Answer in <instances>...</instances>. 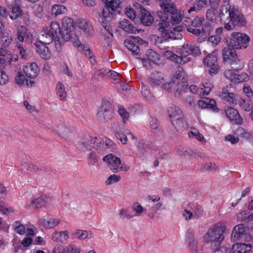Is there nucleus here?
Masks as SVG:
<instances>
[{
    "label": "nucleus",
    "instance_id": "nucleus-55",
    "mask_svg": "<svg viewBox=\"0 0 253 253\" xmlns=\"http://www.w3.org/2000/svg\"><path fill=\"white\" fill-rule=\"evenodd\" d=\"M131 209L135 212V216H139L145 211L142 206L138 203L135 202L132 206Z\"/></svg>",
    "mask_w": 253,
    "mask_h": 253
},
{
    "label": "nucleus",
    "instance_id": "nucleus-48",
    "mask_svg": "<svg viewBox=\"0 0 253 253\" xmlns=\"http://www.w3.org/2000/svg\"><path fill=\"white\" fill-rule=\"evenodd\" d=\"M98 138H99L101 140V142L98 143V150L100 151H101L103 150H105L106 149L109 148V146H111L112 144V142L109 140L107 138H100L98 137Z\"/></svg>",
    "mask_w": 253,
    "mask_h": 253
},
{
    "label": "nucleus",
    "instance_id": "nucleus-6",
    "mask_svg": "<svg viewBox=\"0 0 253 253\" xmlns=\"http://www.w3.org/2000/svg\"><path fill=\"white\" fill-rule=\"evenodd\" d=\"M112 117L113 110L111 103L106 100H103L96 114L98 121L104 123L111 120Z\"/></svg>",
    "mask_w": 253,
    "mask_h": 253
},
{
    "label": "nucleus",
    "instance_id": "nucleus-56",
    "mask_svg": "<svg viewBox=\"0 0 253 253\" xmlns=\"http://www.w3.org/2000/svg\"><path fill=\"white\" fill-rule=\"evenodd\" d=\"M108 69L104 68L97 70L94 74V78L97 80L102 79L105 76L108 75Z\"/></svg>",
    "mask_w": 253,
    "mask_h": 253
},
{
    "label": "nucleus",
    "instance_id": "nucleus-50",
    "mask_svg": "<svg viewBox=\"0 0 253 253\" xmlns=\"http://www.w3.org/2000/svg\"><path fill=\"white\" fill-rule=\"evenodd\" d=\"M12 227L14 230L19 234L23 235L25 233V226L19 221H15L12 225Z\"/></svg>",
    "mask_w": 253,
    "mask_h": 253
},
{
    "label": "nucleus",
    "instance_id": "nucleus-7",
    "mask_svg": "<svg viewBox=\"0 0 253 253\" xmlns=\"http://www.w3.org/2000/svg\"><path fill=\"white\" fill-rule=\"evenodd\" d=\"M157 15L159 18L154 21V26L156 29L161 33V35L163 33L167 34V33H173L172 31H169V16H166L163 14L162 11H158Z\"/></svg>",
    "mask_w": 253,
    "mask_h": 253
},
{
    "label": "nucleus",
    "instance_id": "nucleus-32",
    "mask_svg": "<svg viewBox=\"0 0 253 253\" xmlns=\"http://www.w3.org/2000/svg\"><path fill=\"white\" fill-rule=\"evenodd\" d=\"M164 55L167 59L171 60L173 62L179 64H185V59H183L181 58V57H180L179 56H178L177 55L174 54L170 50H168L166 51L164 53Z\"/></svg>",
    "mask_w": 253,
    "mask_h": 253
},
{
    "label": "nucleus",
    "instance_id": "nucleus-13",
    "mask_svg": "<svg viewBox=\"0 0 253 253\" xmlns=\"http://www.w3.org/2000/svg\"><path fill=\"white\" fill-rule=\"evenodd\" d=\"M136 43L142 44V40L138 37H131L130 39H127L124 42V44L127 48L131 51L132 53L137 55L140 49L138 45Z\"/></svg>",
    "mask_w": 253,
    "mask_h": 253
},
{
    "label": "nucleus",
    "instance_id": "nucleus-47",
    "mask_svg": "<svg viewBox=\"0 0 253 253\" xmlns=\"http://www.w3.org/2000/svg\"><path fill=\"white\" fill-rule=\"evenodd\" d=\"M237 104H238L243 110L246 111H249L252 108L251 101H246L242 98H238L237 101Z\"/></svg>",
    "mask_w": 253,
    "mask_h": 253
},
{
    "label": "nucleus",
    "instance_id": "nucleus-54",
    "mask_svg": "<svg viewBox=\"0 0 253 253\" xmlns=\"http://www.w3.org/2000/svg\"><path fill=\"white\" fill-rule=\"evenodd\" d=\"M182 15L177 11L175 13L169 16V23L172 25L177 24L182 20Z\"/></svg>",
    "mask_w": 253,
    "mask_h": 253
},
{
    "label": "nucleus",
    "instance_id": "nucleus-15",
    "mask_svg": "<svg viewBox=\"0 0 253 253\" xmlns=\"http://www.w3.org/2000/svg\"><path fill=\"white\" fill-rule=\"evenodd\" d=\"M248 230V229L243 224H240L235 226L232 231L231 235L232 240L235 241L240 238H244Z\"/></svg>",
    "mask_w": 253,
    "mask_h": 253
},
{
    "label": "nucleus",
    "instance_id": "nucleus-40",
    "mask_svg": "<svg viewBox=\"0 0 253 253\" xmlns=\"http://www.w3.org/2000/svg\"><path fill=\"white\" fill-rule=\"evenodd\" d=\"M56 91L58 98L62 100L65 101L66 99L67 93L65 90V86L60 82H58L56 86Z\"/></svg>",
    "mask_w": 253,
    "mask_h": 253
},
{
    "label": "nucleus",
    "instance_id": "nucleus-21",
    "mask_svg": "<svg viewBox=\"0 0 253 253\" xmlns=\"http://www.w3.org/2000/svg\"><path fill=\"white\" fill-rule=\"evenodd\" d=\"M220 96L222 99L227 101L230 105H234L237 104L238 97L236 96V94L228 91L227 87L222 89Z\"/></svg>",
    "mask_w": 253,
    "mask_h": 253
},
{
    "label": "nucleus",
    "instance_id": "nucleus-4",
    "mask_svg": "<svg viewBox=\"0 0 253 253\" xmlns=\"http://www.w3.org/2000/svg\"><path fill=\"white\" fill-rule=\"evenodd\" d=\"M250 41V38L247 34L241 32H233L230 37L226 39V44L236 49H242L248 47Z\"/></svg>",
    "mask_w": 253,
    "mask_h": 253
},
{
    "label": "nucleus",
    "instance_id": "nucleus-57",
    "mask_svg": "<svg viewBox=\"0 0 253 253\" xmlns=\"http://www.w3.org/2000/svg\"><path fill=\"white\" fill-rule=\"evenodd\" d=\"M213 87V85L211 83H205L203 84L201 87V93H203V95H208L211 88Z\"/></svg>",
    "mask_w": 253,
    "mask_h": 253
},
{
    "label": "nucleus",
    "instance_id": "nucleus-5",
    "mask_svg": "<svg viewBox=\"0 0 253 253\" xmlns=\"http://www.w3.org/2000/svg\"><path fill=\"white\" fill-rule=\"evenodd\" d=\"M103 160L107 163L108 166L113 172L119 171H127L129 169V167L122 164L120 158L112 154L105 156Z\"/></svg>",
    "mask_w": 253,
    "mask_h": 253
},
{
    "label": "nucleus",
    "instance_id": "nucleus-31",
    "mask_svg": "<svg viewBox=\"0 0 253 253\" xmlns=\"http://www.w3.org/2000/svg\"><path fill=\"white\" fill-rule=\"evenodd\" d=\"M172 126L177 131H182L186 127V123L184 115L170 121Z\"/></svg>",
    "mask_w": 253,
    "mask_h": 253
},
{
    "label": "nucleus",
    "instance_id": "nucleus-53",
    "mask_svg": "<svg viewBox=\"0 0 253 253\" xmlns=\"http://www.w3.org/2000/svg\"><path fill=\"white\" fill-rule=\"evenodd\" d=\"M115 135L119 139L122 144H126L127 141V134L125 132V128L122 130L116 131L115 133Z\"/></svg>",
    "mask_w": 253,
    "mask_h": 253
},
{
    "label": "nucleus",
    "instance_id": "nucleus-62",
    "mask_svg": "<svg viewBox=\"0 0 253 253\" xmlns=\"http://www.w3.org/2000/svg\"><path fill=\"white\" fill-rule=\"evenodd\" d=\"M207 109L212 110L213 112H218L219 109L216 107V102L214 100L209 98L207 100Z\"/></svg>",
    "mask_w": 253,
    "mask_h": 253
},
{
    "label": "nucleus",
    "instance_id": "nucleus-60",
    "mask_svg": "<svg viewBox=\"0 0 253 253\" xmlns=\"http://www.w3.org/2000/svg\"><path fill=\"white\" fill-rule=\"evenodd\" d=\"M190 20L189 23L191 24V25L194 27H199L201 26L203 22L205 21L204 18L196 17L193 20H191L190 19H188Z\"/></svg>",
    "mask_w": 253,
    "mask_h": 253
},
{
    "label": "nucleus",
    "instance_id": "nucleus-3",
    "mask_svg": "<svg viewBox=\"0 0 253 253\" xmlns=\"http://www.w3.org/2000/svg\"><path fill=\"white\" fill-rule=\"evenodd\" d=\"M114 13L107 6L103 8L102 12L98 14V21L101 23L105 31H102L104 39L107 42H110L113 37V29L110 25V21L114 17Z\"/></svg>",
    "mask_w": 253,
    "mask_h": 253
},
{
    "label": "nucleus",
    "instance_id": "nucleus-39",
    "mask_svg": "<svg viewBox=\"0 0 253 253\" xmlns=\"http://www.w3.org/2000/svg\"><path fill=\"white\" fill-rule=\"evenodd\" d=\"M44 29L47 30L48 32L53 35V36L56 37L59 36L61 34L59 25L57 22H51L50 25L47 27H43Z\"/></svg>",
    "mask_w": 253,
    "mask_h": 253
},
{
    "label": "nucleus",
    "instance_id": "nucleus-14",
    "mask_svg": "<svg viewBox=\"0 0 253 253\" xmlns=\"http://www.w3.org/2000/svg\"><path fill=\"white\" fill-rule=\"evenodd\" d=\"M76 24L79 29L87 36L92 35L93 29L89 20L79 18L77 20Z\"/></svg>",
    "mask_w": 253,
    "mask_h": 253
},
{
    "label": "nucleus",
    "instance_id": "nucleus-30",
    "mask_svg": "<svg viewBox=\"0 0 253 253\" xmlns=\"http://www.w3.org/2000/svg\"><path fill=\"white\" fill-rule=\"evenodd\" d=\"M208 6V0H197L195 1L193 6L187 10V12L188 13H191L193 11L197 12Z\"/></svg>",
    "mask_w": 253,
    "mask_h": 253
},
{
    "label": "nucleus",
    "instance_id": "nucleus-28",
    "mask_svg": "<svg viewBox=\"0 0 253 253\" xmlns=\"http://www.w3.org/2000/svg\"><path fill=\"white\" fill-rule=\"evenodd\" d=\"M119 27L124 31L130 34H135L138 31L129 20L125 18L120 21Z\"/></svg>",
    "mask_w": 253,
    "mask_h": 253
},
{
    "label": "nucleus",
    "instance_id": "nucleus-41",
    "mask_svg": "<svg viewBox=\"0 0 253 253\" xmlns=\"http://www.w3.org/2000/svg\"><path fill=\"white\" fill-rule=\"evenodd\" d=\"M15 81L16 83L19 85H23L25 81L26 82L27 86H32L33 84H35V82L34 81L31 80L29 83L28 80L25 79L24 75L22 74L21 72L17 73V74L15 78Z\"/></svg>",
    "mask_w": 253,
    "mask_h": 253
},
{
    "label": "nucleus",
    "instance_id": "nucleus-24",
    "mask_svg": "<svg viewBox=\"0 0 253 253\" xmlns=\"http://www.w3.org/2000/svg\"><path fill=\"white\" fill-rule=\"evenodd\" d=\"M2 49H0V84H5L8 81V77L6 73L3 70L5 65L4 55Z\"/></svg>",
    "mask_w": 253,
    "mask_h": 253
},
{
    "label": "nucleus",
    "instance_id": "nucleus-10",
    "mask_svg": "<svg viewBox=\"0 0 253 253\" xmlns=\"http://www.w3.org/2000/svg\"><path fill=\"white\" fill-rule=\"evenodd\" d=\"M187 79V76L185 75L183 69L181 67L178 66L176 68L174 76L172 79L173 84L179 85L185 91L186 89H188Z\"/></svg>",
    "mask_w": 253,
    "mask_h": 253
},
{
    "label": "nucleus",
    "instance_id": "nucleus-52",
    "mask_svg": "<svg viewBox=\"0 0 253 253\" xmlns=\"http://www.w3.org/2000/svg\"><path fill=\"white\" fill-rule=\"evenodd\" d=\"M120 1V0H111L110 1L108 0L106 2H105V6L109 8L114 13L116 11L118 10Z\"/></svg>",
    "mask_w": 253,
    "mask_h": 253
},
{
    "label": "nucleus",
    "instance_id": "nucleus-35",
    "mask_svg": "<svg viewBox=\"0 0 253 253\" xmlns=\"http://www.w3.org/2000/svg\"><path fill=\"white\" fill-rule=\"evenodd\" d=\"M69 238V233L67 230L55 232L52 234V240L54 242H64L67 241Z\"/></svg>",
    "mask_w": 253,
    "mask_h": 253
},
{
    "label": "nucleus",
    "instance_id": "nucleus-17",
    "mask_svg": "<svg viewBox=\"0 0 253 253\" xmlns=\"http://www.w3.org/2000/svg\"><path fill=\"white\" fill-rule=\"evenodd\" d=\"M47 202V198L40 197L28 202L25 205V207L28 209L40 208L45 206Z\"/></svg>",
    "mask_w": 253,
    "mask_h": 253
},
{
    "label": "nucleus",
    "instance_id": "nucleus-27",
    "mask_svg": "<svg viewBox=\"0 0 253 253\" xmlns=\"http://www.w3.org/2000/svg\"><path fill=\"white\" fill-rule=\"evenodd\" d=\"M160 6L163 11V14L166 16L173 14L177 11L175 4L172 2H167Z\"/></svg>",
    "mask_w": 253,
    "mask_h": 253
},
{
    "label": "nucleus",
    "instance_id": "nucleus-42",
    "mask_svg": "<svg viewBox=\"0 0 253 253\" xmlns=\"http://www.w3.org/2000/svg\"><path fill=\"white\" fill-rule=\"evenodd\" d=\"M177 152L181 156L188 155L196 157V153L192 150L180 146L177 148Z\"/></svg>",
    "mask_w": 253,
    "mask_h": 253
},
{
    "label": "nucleus",
    "instance_id": "nucleus-19",
    "mask_svg": "<svg viewBox=\"0 0 253 253\" xmlns=\"http://www.w3.org/2000/svg\"><path fill=\"white\" fill-rule=\"evenodd\" d=\"M164 82L163 74L159 72H154L152 73L149 79L148 83L152 87H157L159 86Z\"/></svg>",
    "mask_w": 253,
    "mask_h": 253
},
{
    "label": "nucleus",
    "instance_id": "nucleus-11",
    "mask_svg": "<svg viewBox=\"0 0 253 253\" xmlns=\"http://www.w3.org/2000/svg\"><path fill=\"white\" fill-rule=\"evenodd\" d=\"M203 62L205 65L210 67L209 72L211 75L217 72L219 66L217 63L216 52L213 51L211 53L208 55L207 57L203 59Z\"/></svg>",
    "mask_w": 253,
    "mask_h": 253
},
{
    "label": "nucleus",
    "instance_id": "nucleus-16",
    "mask_svg": "<svg viewBox=\"0 0 253 253\" xmlns=\"http://www.w3.org/2000/svg\"><path fill=\"white\" fill-rule=\"evenodd\" d=\"M23 73L29 78H36L39 72L37 64L35 62L27 63L23 67Z\"/></svg>",
    "mask_w": 253,
    "mask_h": 253
},
{
    "label": "nucleus",
    "instance_id": "nucleus-45",
    "mask_svg": "<svg viewBox=\"0 0 253 253\" xmlns=\"http://www.w3.org/2000/svg\"><path fill=\"white\" fill-rule=\"evenodd\" d=\"M27 29L24 26H20L17 27L16 37L17 40L20 42H23L25 37L27 34Z\"/></svg>",
    "mask_w": 253,
    "mask_h": 253
},
{
    "label": "nucleus",
    "instance_id": "nucleus-20",
    "mask_svg": "<svg viewBox=\"0 0 253 253\" xmlns=\"http://www.w3.org/2000/svg\"><path fill=\"white\" fill-rule=\"evenodd\" d=\"M167 112L170 121L184 115L181 109L173 104L169 105Z\"/></svg>",
    "mask_w": 253,
    "mask_h": 253
},
{
    "label": "nucleus",
    "instance_id": "nucleus-63",
    "mask_svg": "<svg viewBox=\"0 0 253 253\" xmlns=\"http://www.w3.org/2000/svg\"><path fill=\"white\" fill-rule=\"evenodd\" d=\"M249 80V76L246 73H241L239 75L236 74V80L234 82L241 83L246 82Z\"/></svg>",
    "mask_w": 253,
    "mask_h": 253
},
{
    "label": "nucleus",
    "instance_id": "nucleus-64",
    "mask_svg": "<svg viewBox=\"0 0 253 253\" xmlns=\"http://www.w3.org/2000/svg\"><path fill=\"white\" fill-rule=\"evenodd\" d=\"M118 113L122 117L124 123H125V122L127 121L129 117V113L127 112L123 107L119 108Z\"/></svg>",
    "mask_w": 253,
    "mask_h": 253
},
{
    "label": "nucleus",
    "instance_id": "nucleus-22",
    "mask_svg": "<svg viewBox=\"0 0 253 253\" xmlns=\"http://www.w3.org/2000/svg\"><path fill=\"white\" fill-rule=\"evenodd\" d=\"M163 87L169 92H173L175 97H179L184 90L179 85L173 84V80L163 84Z\"/></svg>",
    "mask_w": 253,
    "mask_h": 253
},
{
    "label": "nucleus",
    "instance_id": "nucleus-49",
    "mask_svg": "<svg viewBox=\"0 0 253 253\" xmlns=\"http://www.w3.org/2000/svg\"><path fill=\"white\" fill-rule=\"evenodd\" d=\"M10 18L16 19L18 17L22 16V10L20 7L18 6H15L11 8V11L8 13Z\"/></svg>",
    "mask_w": 253,
    "mask_h": 253
},
{
    "label": "nucleus",
    "instance_id": "nucleus-36",
    "mask_svg": "<svg viewBox=\"0 0 253 253\" xmlns=\"http://www.w3.org/2000/svg\"><path fill=\"white\" fill-rule=\"evenodd\" d=\"M55 37L53 36V35L50 34L47 30L43 28L42 35L40 37L41 40L38 42H41L44 44H48L50 43L53 41V39Z\"/></svg>",
    "mask_w": 253,
    "mask_h": 253
},
{
    "label": "nucleus",
    "instance_id": "nucleus-44",
    "mask_svg": "<svg viewBox=\"0 0 253 253\" xmlns=\"http://www.w3.org/2000/svg\"><path fill=\"white\" fill-rule=\"evenodd\" d=\"M66 11V8L64 5L60 4L53 5L51 9L52 14L54 15L55 16L64 14Z\"/></svg>",
    "mask_w": 253,
    "mask_h": 253
},
{
    "label": "nucleus",
    "instance_id": "nucleus-61",
    "mask_svg": "<svg viewBox=\"0 0 253 253\" xmlns=\"http://www.w3.org/2000/svg\"><path fill=\"white\" fill-rule=\"evenodd\" d=\"M249 213L247 211H243L240 212L237 216V220L239 222H249L248 216Z\"/></svg>",
    "mask_w": 253,
    "mask_h": 253
},
{
    "label": "nucleus",
    "instance_id": "nucleus-33",
    "mask_svg": "<svg viewBox=\"0 0 253 253\" xmlns=\"http://www.w3.org/2000/svg\"><path fill=\"white\" fill-rule=\"evenodd\" d=\"M227 64H229L232 69L235 71L241 70L244 67V63L242 59L237 55Z\"/></svg>",
    "mask_w": 253,
    "mask_h": 253
},
{
    "label": "nucleus",
    "instance_id": "nucleus-34",
    "mask_svg": "<svg viewBox=\"0 0 253 253\" xmlns=\"http://www.w3.org/2000/svg\"><path fill=\"white\" fill-rule=\"evenodd\" d=\"M39 222L41 225L47 228H51L60 223V220L58 219L53 218H48L45 219H40Z\"/></svg>",
    "mask_w": 253,
    "mask_h": 253
},
{
    "label": "nucleus",
    "instance_id": "nucleus-26",
    "mask_svg": "<svg viewBox=\"0 0 253 253\" xmlns=\"http://www.w3.org/2000/svg\"><path fill=\"white\" fill-rule=\"evenodd\" d=\"M141 12V22L145 26L150 25L154 21V18L150 12L147 11L143 6L139 5Z\"/></svg>",
    "mask_w": 253,
    "mask_h": 253
},
{
    "label": "nucleus",
    "instance_id": "nucleus-12",
    "mask_svg": "<svg viewBox=\"0 0 253 253\" xmlns=\"http://www.w3.org/2000/svg\"><path fill=\"white\" fill-rule=\"evenodd\" d=\"M200 53L199 48L194 46L191 44L184 43L181 48H180V54L182 59H185V63L189 61L190 58L188 57L189 55H198Z\"/></svg>",
    "mask_w": 253,
    "mask_h": 253
},
{
    "label": "nucleus",
    "instance_id": "nucleus-2",
    "mask_svg": "<svg viewBox=\"0 0 253 253\" xmlns=\"http://www.w3.org/2000/svg\"><path fill=\"white\" fill-rule=\"evenodd\" d=\"M226 229V227L223 222L211 226L203 237L204 243L210 245V248L219 247L225 239L224 233Z\"/></svg>",
    "mask_w": 253,
    "mask_h": 253
},
{
    "label": "nucleus",
    "instance_id": "nucleus-29",
    "mask_svg": "<svg viewBox=\"0 0 253 253\" xmlns=\"http://www.w3.org/2000/svg\"><path fill=\"white\" fill-rule=\"evenodd\" d=\"M251 249V244L236 243L233 245L232 252V253H246L250 251Z\"/></svg>",
    "mask_w": 253,
    "mask_h": 253
},
{
    "label": "nucleus",
    "instance_id": "nucleus-46",
    "mask_svg": "<svg viewBox=\"0 0 253 253\" xmlns=\"http://www.w3.org/2000/svg\"><path fill=\"white\" fill-rule=\"evenodd\" d=\"M186 242L191 248H197L195 241L194 234L192 229H189L187 232Z\"/></svg>",
    "mask_w": 253,
    "mask_h": 253
},
{
    "label": "nucleus",
    "instance_id": "nucleus-43",
    "mask_svg": "<svg viewBox=\"0 0 253 253\" xmlns=\"http://www.w3.org/2000/svg\"><path fill=\"white\" fill-rule=\"evenodd\" d=\"M147 59L154 64H158L160 61V56L152 49H149L146 54Z\"/></svg>",
    "mask_w": 253,
    "mask_h": 253
},
{
    "label": "nucleus",
    "instance_id": "nucleus-25",
    "mask_svg": "<svg viewBox=\"0 0 253 253\" xmlns=\"http://www.w3.org/2000/svg\"><path fill=\"white\" fill-rule=\"evenodd\" d=\"M225 113L227 117L231 121H233L238 124H241L242 123V118L234 108L229 107L226 110Z\"/></svg>",
    "mask_w": 253,
    "mask_h": 253
},
{
    "label": "nucleus",
    "instance_id": "nucleus-59",
    "mask_svg": "<svg viewBox=\"0 0 253 253\" xmlns=\"http://www.w3.org/2000/svg\"><path fill=\"white\" fill-rule=\"evenodd\" d=\"M121 179V176L119 175H111L106 181V184L107 185H110L112 184L119 181Z\"/></svg>",
    "mask_w": 253,
    "mask_h": 253
},
{
    "label": "nucleus",
    "instance_id": "nucleus-8",
    "mask_svg": "<svg viewBox=\"0 0 253 253\" xmlns=\"http://www.w3.org/2000/svg\"><path fill=\"white\" fill-rule=\"evenodd\" d=\"M101 140L97 137L88 136L79 144L81 150L84 152H89L92 150H98V143Z\"/></svg>",
    "mask_w": 253,
    "mask_h": 253
},
{
    "label": "nucleus",
    "instance_id": "nucleus-51",
    "mask_svg": "<svg viewBox=\"0 0 253 253\" xmlns=\"http://www.w3.org/2000/svg\"><path fill=\"white\" fill-rule=\"evenodd\" d=\"M75 236L76 238L82 240L86 238H91L93 237V235L91 233H89L87 231L79 230L75 233Z\"/></svg>",
    "mask_w": 253,
    "mask_h": 253
},
{
    "label": "nucleus",
    "instance_id": "nucleus-37",
    "mask_svg": "<svg viewBox=\"0 0 253 253\" xmlns=\"http://www.w3.org/2000/svg\"><path fill=\"white\" fill-rule=\"evenodd\" d=\"M206 16L208 20L216 23L218 20L219 13H218L217 9L209 8L207 10Z\"/></svg>",
    "mask_w": 253,
    "mask_h": 253
},
{
    "label": "nucleus",
    "instance_id": "nucleus-9",
    "mask_svg": "<svg viewBox=\"0 0 253 253\" xmlns=\"http://www.w3.org/2000/svg\"><path fill=\"white\" fill-rule=\"evenodd\" d=\"M155 42L154 43L161 50H166L169 48V44L168 42L169 39H177L175 34L174 33H163L162 35L159 37L154 36L153 37Z\"/></svg>",
    "mask_w": 253,
    "mask_h": 253
},
{
    "label": "nucleus",
    "instance_id": "nucleus-23",
    "mask_svg": "<svg viewBox=\"0 0 253 253\" xmlns=\"http://www.w3.org/2000/svg\"><path fill=\"white\" fill-rule=\"evenodd\" d=\"M235 48L231 46L225 47L222 51V56L223 61L225 63H227L230 61L231 59L237 55V52Z\"/></svg>",
    "mask_w": 253,
    "mask_h": 253
},
{
    "label": "nucleus",
    "instance_id": "nucleus-18",
    "mask_svg": "<svg viewBox=\"0 0 253 253\" xmlns=\"http://www.w3.org/2000/svg\"><path fill=\"white\" fill-rule=\"evenodd\" d=\"M35 45L36 46L37 53L41 58L45 59H48L50 57V52L48 47L41 42H36Z\"/></svg>",
    "mask_w": 253,
    "mask_h": 253
},
{
    "label": "nucleus",
    "instance_id": "nucleus-1",
    "mask_svg": "<svg viewBox=\"0 0 253 253\" xmlns=\"http://www.w3.org/2000/svg\"><path fill=\"white\" fill-rule=\"evenodd\" d=\"M219 19L227 31H232L236 26H244L246 24L244 15L229 0L224 1L219 9Z\"/></svg>",
    "mask_w": 253,
    "mask_h": 253
},
{
    "label": "nucleus",
    "instance_id": "nucleus-38",
    "mask_svg": "<svg viewBox=\"0 0 253 253\" xmlns=\"http://www.w3.org/2000/svg\"><path fill=\"white\" fill-rule=\"evenodd\" d=\"M57 133L63 137H67L72 132L70 128L66 126L63 124H60L54 129Z\"/></svg>",
    "mask_w": 253,
    "mask_h": 253
},
{
    "label": "nucleus",
    "instance_id": "nucleus-58",
    "mask_svg": "<svg viewBox=\"0 0 253 253\" xmlns=\"http://www.w3.org/2000/svg\"><path fill=\"white\" fill-rule=\"evenodd\" d=\"M194 207L195 209L193 212L194 218H199L203 215L204 210L201 206L198 205L195 206Z\"/></svg>",
    "mask_w": 253,
    "mask_h": 253
}]
</instances>
